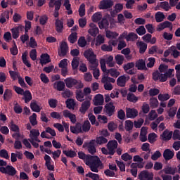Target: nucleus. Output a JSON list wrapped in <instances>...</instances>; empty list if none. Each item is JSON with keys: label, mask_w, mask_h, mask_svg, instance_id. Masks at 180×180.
<instances>
[{"label": "nucleus", "mask_w": 180, "mask_h": 180, "mask_svg": "<svg viewBox=\"0 0 180 180\" xmlns=\"http://www.w3.org/2000/svg\"><path fill=\"white\" fill-rule=\"evenodd\" d=\"M86 165L89 167L92 172L96 173L99 172V169H103L105 168L101 158L98 156H91L90 160L86 162Z\"/></svg>", "instance_id": "obj_1"}, {"label": "nucleus", "mask_w": 180, "mask_h": 180, "mask_svg": "<svg viewBox=\"0 0 180 180\" xmlns=\"http://www.w3.org/2000/svg\"><path fill=\"white\" fill-rule=\"evenodd\" d=\"M64 82L67 88H72V86H75L76 89L84 88V84L81 80H77L72 77H67L64 79Z\"/></svg>", "instance_id": "obj_2"}, {"label": "nucleus", "mask_w": 180, "mask_h": 180, "mask_svg": "<svg viewBox=\"0 0 180 180\" xmlns=\"http://www.w3.org/2000/svg\"><path fill=\"white\" fill-rule=\"evenodd\" d=\"M101 82L102 84H104V89H105V91H112V89H113V86L110 82L115 84L116 79L105 75L102 77Z\"/></svg>", "instance_id": "obj_3"}, {"label": "nucleus", "mask_w": 180, "mask_h": 180, "mask_svg": "<svg viewBox=\"0 0 180 180\" xmlns=\"http://www.w3.org/2000/svg\"><path fill=\"white\" fill-rule=\"evenodd\" d=\"M84 56L86 60L92 64L93 65H97L96 63V55L94 53V50L92 49H89L84 52Z\"/></svg>", "instance_id": "obj_4"}, {"label": "nucleus", "mask_w": 180, "mask_h": 180, "mask_svg": "<svg viewBox=\"0 0 180 180\" xmlns=\"http://www.w3.org/2000/svg\"><path fill=\"white\" fill-rule=\"evenodd\" d=\"M104 112L107 116L112 117L116 112V107L113 105L112 102L108 103L104 106Z\"/></svg>", "instance_id": "obj_5"}, {"label": "nucleus", "mask_w": 180, "mask_h": 180, "mask_svg": "<svg viewBox=\"0 0 180 180\" xmlns=\"http://www.w3.org/2000/svg\"><path fill=\"white\" fill-rule=\"evenodd\" d=\"M92 99V96H87V99L83 101L82 105L79 108V112L82 115H85L86 111L89 108H91V100Z\"/></svg>", "instance_id": "obj_6"}, {"label": "nucleus", "mask_w": 180, "mask_h": 180, "mask_svg": "<svg viewBox=\"0 0 180 180\" xmlns=\"http://www.w3.org/2000/svg\"><path fill=\"white\" fill-rule=\"evenodd\" d=\"M154 178V174L149 172L147 170H143L140 172L138 176V179L140 180H153Z\"/></svg>", "instance_id": "obj_7"}, {"label": "nucleus", "mask_w": 180, "mask_h": 180, "mask_svg": "<svg viewBox=\"0 0 180 180\" xmlns=\"http://www.w3.org/2000/svg\"><path fill=\"white\" fill-rule=\"evenodd\" d=\"M85 147H86L87 151H89V153L91 154V155H94V154L96 153V148H95L94 139L90 141L89 143L85 142L83 145V148H85Z\"/></svg>", "instance_id": "obj_8"}, {"label": "nucleus", "mask_w": 180, "mask_h": 180, "mask_svg": "<svg viewBox=\"0 0 180 180\" xmlns=\"http://www.w3.org/2000/svg\"><path fill=\"white\" fill-rule=\"evenodd\" d=\"M107 148L110 151V155H115V153H116L115 150L117 148V141H109L107 143Z\"/></svg>", "instance_id": "obj_9"}, {"label": "nucleus", "mask_w": 180, "mask_h": 180, "mask_svg": "<svg viewBox=\"0 0 180 180\" xmlns=\"http://www.w3.org/2000/svg\"><path fill=\"white\" fill-rule=\"evenodd\" d=\"M139 116V110L136 108H128L126 109L127 119H136Z\"/></svg>", "instance_id": "obj_10"}, {"label": "nucleus", "mask_w": 180, "mask_h": 180, "mask_svg": "<svg viewBox=\"0 0 180 180\" xmlns=\"http://www.w3.org/2000/svg\"><path fill=\"white\" fill-rule=\"evenodd\" d=\"M67 53H68V44L67 42L62 41L60 46V51H58L59 57H65L67 56Z\"/></svg>", "instance_id": "obj_11"}, {"label": "nucleus", "mask_w": 180, "mask_h": 180, "mask_svg": "<svg viewBox=\"0 0 180 180\" xmlns=\"http://www.w3.org/2000/svg\"><path fill=\"white\" fill-rule=\"evenodd\" d=\"M113 6V1L102 0L100 1L99 9H110Z\"/></svg>", "instance_id": "obj_12"}, {"label": "nucleus", "mask_w": 180, "mask_h": 180, "mask_svg": "<svg viewBox=\"0 0 180 180\" xmlns=\"http://www.w3.org/2000/svg\"><path fill=\"white\" fill-rule=\"evenodd\" d=\"M173 71H174V69H169L168 71H167L164 74L159 73L158 79L160 81V82H165V81H167V79H168V78L171 77V75H172Z\"/></svg>", "instance_id": "obj_13"}, {"label": "nucleus", "mask_w": 180, "mask_h": 180, "mask_svg": "<svg viewBox=\"0 0 180 180\" xmlns=\"http://www.w3.org/2000/svg\"><path fill=\"white\" fill-rule=\"evenodd\" d=\"M89 26L90 29L88 30L89 34H91V36L93 37H96V34L99 33V28H98L96 25H95L94 22L90 23Z\"/></svg>", "instance_id": "obj_14"}, {"label": "nucleus", "mask_w": 180, "mask_h": 180, "mask_svg": "<svg viewBox=\"0 0 180 180\" xmlns=\"http://www.w3.org/2000/svg\"><path fill=\"white\" fill-rule=\"evenodd\" d=\"M44 160L46 162L45 166L49 171H54V165H51V158L49 155H45Z\"/></svg>", "instance_id": "obj_15"}, {"label": "nucleus", "mask_w": 180, "mask_h": 180, "mask_svg": "<svg viewBox=\"0 0 180 180\" xmlns=\"http://www.w3.org/2000/svg\"><path fill=\"white\" fill-rule=\"evenodd\" d=\"M172 131H169V130L165 129L162 134L160 135V137L163 141H169V140L172 139Z\"/></svg>", "instance_id": "obj_16"}, {"label": "nucleus", "mask_w": 180, "mask_h": 180, "mask_svg": "<svg viewBox=\"0 0 180 180\" xmlns=\"http://www.w3.org/2000/svg\"><path fill=\"white\" fill-rule=\"evenodd\" d=\"M174 155H175V153L174 150H171L169 149H166L163 153V157L166 161L172 160V158H174Z\"/></svg>", "instance_id": "obj_17"}, {"label": "nucleus", "mask_w": 180, "mask_h": 180, "mask_svg": "<svg viewBox=\"0 0 180 180\" xmlns=\"http://www.w3.org/2000/svg\"><path fill=\"white\" fill-rule=\"evenodd\" d=\"M168 27H169L170 30H172V22L169 21H165L159 24L158 31L161 32V30H164V29H167Z\"/></svg>", "instance_id": "obj_18"}, {"label": "nucleus", "mask_w": 180, "mask_h": 180, "mask_svg": "<svg viewBox=\"0 0 180 180\" xmlns=\"http://www.w3.org/2000/svg\"><path fill=\"white\" fill-rule=\"evenodd\" d=\"M51 60L50 59V55L49 53H42L41 55L40 64L44 65L51 63Z\"/></svg>", "instance_id": "obj_19"}, {"label": "nucleus", "mask_w": 180, "mask_h": 180, "mask_svg": "<svg viewBox=\"0 0 180 180\" xmlns=\"http://www.w3.org/2000/svg\"><path fill=\"white\" fill-rule=\"evenodd\" d=\"M55 25H56V32L58 33L63 32V29H64V22H63V20H61L60 19H56Z\"/></svg>", "instance_id": "obj_20"}, {"label": "nucleus", "mask_w": 180, "mask_h": 180, "mask_svg": "<svg viewBox=\"0 0 180 180\" xmlns=\"http://www.w3.org/2000/svg\"><path fill=\"white\" fill-rule=\"evenodd\" d=\"M78 157L80 160H83L84 164L86 165V162L91 160L92 155H86L84 152L79 151L78 152Z\"/></svg>", "instance_id": "obj_21"}, {"label": "nucleus", "mask_w": 180, "mask_h": 180, "mask_svg": "<svg viewBox=\"0 0 180 180\" xmlns=\"http://www.w3.org/2000/svg\"><path fill=\"white\" fill-rule=\"evenodd\" d=\"M176 167H167L163 169V172L167 175H175L176 174Z\"/></svg>", "instance_id": "obj_22"}, {"label": "nucleus", "mask_w": 180, "mask_h": 180, "mask_svg": "<svg viewBox=\"0 0 180 180\" xmlns=\"http://www.w3.org/2000/svg\"><path fill=\"white\" fill-rule=\"evenodd\" d=\"M40 136V131H39V129H32L30 131V137L32 140H34L35 141H37V143H40V140L37 139Z\"/></svg>", "instance_id": "obj_23"}, {"label": "nucleus", "mask_w": 180, "mask_h": 180, "mask_svg": "<svg viewBox=\"0 0 180 180\" xmlns=\"http://www.w3.org/2000/svg\"><path fill=\"white\" fill-rule=\"evenodd\" d=\"M53 88L57 91H63L65 89V82L63 81L57 82L54 83Z\"/></svg>", "instance_id": "obj_24"}, {"label": "nucleus", "mask_w": 180, "mask_h": 180, "mask_svg": "<svg viewBox=\"0 0 180 180\" xmlns=\"http://www.w3.org/2000/svg\"><path fill=\"white\" fill-rule=\"evenodd\" d=\"M127 79L125 75L120 76L117 79V85L121 86V88H124L126 86Z\"/></svg>", "instance_id": "obj_25"}, {"label": "nucleus", "mask_w": 180, "mask_h": 180, "mask_svg": "<svg viewBox=\"0 0 180 180\" xmlns=\"http://www.w3.org/2000/svg\"><path fill=\"white\" fill-rule=\"evenodd\" d=\"M104 99L103 95L97 94L94 98V105L95 106H99L101 105H103Z\"/></svg>", "instance_id": "obj_26"}, {"label": "nucleus", "mask_w": 180, "mask_h": 180, "mask_svg": "<svg viewBox=\"0 0 180 180\" xmlns=\"http://www.w3.org/2000/svg\"><path fill=\"white\" fill-rule=\"evenodd\" d=\"M23 98L22 99L25 101V103H29L32 99H33V96H32V93L29 90H26L22 94Z\"/></svg>", "instance_id": "obj_27"}, {"label": "nucleus", "mask_w": 180, "mask_h": 180, "mask_svg": "<svg viewBox=\"0 0 180 180\" xmlns=\"http://www.w3.org/2000/svg\"><path fill=\"white\" fill-rule=\"evenodd\" d=\"M99 29H108L109 28V20L107 18H103L101 22H98Z\"/></svg>", "instance_id": "obj_28"}, {"label": "nucleus", "mask_w": 180, "mask_h": 180, "mask_svg": "<svg viewBox=\"0 0 180 180\" xmlns=\"http://www.w3.org/2000/svg\"><path fill=\"white\" fill-rule=\"evenodd\" d=\"M85 95L84 94L82 90L79 89L76 91V99L79 102H84L85 101Z\"/></svg>", "instance_id": "obj_29"}, {"label": "nucleus", "mask_w": 180, "mask_h": 180, "mask_svg": "<svg viewBox=\"0 0 180 180\" xmlns=\"http://www.w3.org/2000/svg\"><path fill=\"white\" fill-rule=\"evenodd\" d=\"M16 169L13 167V166L11 165H7L6 166V174L10 175V176H15L16 175Z\"/></svg>", "instance_id": "obj_30"}, {"label": "nucleus", "mask_w": 180, "mask_h": 180, "mask_svg": "<svg viewBox=\"0 0 180 180\" xmlns=\"http://www.w3.org/2000/svg\"><path fill=\"white\" fill-rule=\"evenodd\" d=\"M136 68L138 70H147V66H146V61L143 59H140L136 63Z\"/></svg>", "instance_id": "obj_31"}, {"label": "nucleus", "mask_w": 180, "mask_h": 180, "mask_svg": "<svg viewBox=\"0 0 180 180\" xmlns=\"http://www.w3.org/2000/svg\"><path fill=\"white\" fill-rule=\"evenodd\" d=\"M60 8H61V0H56V8H55V11L53 13L54 18H58V16H60V13H58V11H60Z\"/></svg>", "instance_id": "obj_32"}, {"label": "nucleus", "mask_w": 180, "mask_h": 180, "mask_svg": "<svg viewBox=\"0 0 180 180\" xmlns=\"http://www.w3.org/2000/svg\"><path fill=\"white\" fill-rule=\"evenodd\" d=\"M137 39H139V36L134 32H129L126 37L127 41H136Z\"/></svg>", "instance_id": "obj_33"}, {"label": "nucleus", "mask_w": 180, "mask_h": 180, "mask_svg": "<svg viewBox=\"0 0 180 180\" xmlns=\"http://www.w3.org/2000/svg\"><path fill=\"white\" fill-rule=\"evenodd\" d=\"M30 108H31L32 112H36L37 113H39V112H40V110H41L40 105H38L37 102H36V101L31 102Z\"/></svg>", "instance_id": "obj_34"}, {"label": "nucleus", "mask_w": 180, "mask_h": 180, "mask_svg": "<svg viewBox=\"0 0 180 180\" xmlns=\"http://www.w3.org/2000/svg\"><path fill=\"white\" fill-rule=\"evenodd\" d=\"M110 74V75L111 77H112L113 78H117V77H119V75H120V72L117 71V70L115 69V68H111L108 70L107 72V75Z\"/></svg>", "instance_id": "obj_35"}, {"label": "nucleus", "mask_w": 180, "mask_h": 180, "mask_svg": "<svg viewBox=\"0 0 180 180\" xmlns=\"http://www.w3.org/2000/svg\"><path fill=\"white\" fill-rule=\"evenodd\" d=\"M65 104H66V108H68V109H72V110H74L76 105L75 101L72 98H68V100H66Z\"/></svg>", "instance_id": "obj_36"}, {"label": "nucleus", "mask_w": 180, "mask_h": 180, "mask_svg": "<svg viewBox=\"0 0 180 180\" xmlns=\"http://www.w3.org/2000/svg\"><path fill=\"white\" fill-rule=\"evenodd\" d=\"M95 143L98 144L99 146H102V144H106L108 143V139L105 138V136H97L96 138Z\"/></svg>", "instance_id": "obj_37"}, {"label": "nucleus", "mask_w": 180, "mask_h": 180, "mask_svg": "<svg viewBox=\"0 0 180 180\" xmlns=\"http://www.w3.org/2000/svg\"><path fill=\"white\" fill-rule=\"evenodd\" d=\"M6 19L9 20V12H4L1 15L0 18V23L4 25L6 22Z\"/></svg>", "instance_id": "obj_38"}, {"label": "nucleus", "mask_w": 180, "mask_h": 180, "mask_svg": "<svg viewBox=\"0 0 180 180\" xmlns=\"http://www.w3.org/2000/svg\"><path fill=\"white\" fill-rule=\"evenodd\" d=\"M63 154L66 155V157H69L70 158H74L77 157V153L72 150H63Z\"/></svg>", "instance_id": "obj_39"}, {"label": "nucleus", "mask_w": 180, "mask_h": 180, "mask_svg": "<svg viewBox=\"0 0 180 180\" xmlns=\"http://www.w3.org/2000/svg\"><path fill=\"white\" fill-rule=\"evenodd\" d=\"M105 36L107 39H116L119 36V34L116 32L106 31Z\"/></svg>", "instance_id": "obj_40"}, {"label": "nucleus", "mask_w": 180, "mask_h": 180, "mask_svg": "<svg viewBox=\"0 0 180 180\" xmlns=\"http://www.w3.org/2000/svg\"><path fill=\"white\" fill-rule=\"evenodd\" d=\"M9 129L11 131H14V133H16L18 131H20V129L19 128V126L16 125L13 121H11L10 122Z\"/></svg>", "instance_id": "obj_41"}, {"label": "nucleus", "mask_w": 180, "mask_h": 180, "mask_svg": "<svg viewBox=\"0 0 180 180\" xmlns=\"http://www.w3.org/2000/svg\"><path fill=\"white\" fill-rule=\"evenodd\" d=\"M127 99L129 101V102H133V103H136V102L139 101V98H137V96H136L134 94L130 93L127 94Z\"/></svg>", "instance_id": "obj_42"}, {"label": "nucleus", "mask_w": 180, "mask_h": 180, "mask_svg": "<svg viewBox=\"0 0 180 180\" xmlns=\"http://www.w3.org/2000/svg\"><path fill=\"white\" fill-rule=\"evenodd\" d=\"M12 98V90L6 89L4 94V100L9 101Z\"/></svg>", "instance_id": "obj_43"}, {"label": "nucleus", "mask_w": 180, "mask_h": 180, "mask_svg": "<svg viewBox=\"0 0 180 180\" xmlns=\"http://www.w3.org/2000/svg\"><path fill=\"white\" fill-rule=\"evenodd\" d=\"M77 44L79 47H85L87 44L86 39H85V37H80L78 39Z\"/></svg>", "instance_id": "obj_44"}, {"label": "nucleus", "mask_w": 180, "mask_h": 180, "mask_svg": "<svg viewBox=\"0 0 180 180\" xmlns=\"http://www.w3.org/2000/svg\"><path fill=\"white\" fill-rule=\"evenodd\" d=\"M139 46L140 54H144V53H146V50H147V44L140 41Z\"/></svg>", "instance_id": "obj_45"}, {"label": "nucleus", "mask_w": 180, "mask_h": 180, "mask_svg": "<svg viewBox=\"0 0 180 180\" xmlns=\"http://www.w3.org/2000/svg\"><path fill=\"white\" fill-rule=\"evenodd\" d=\"M82 130L85 133H86V132L89 131V130H91V122H89V121H88V120L84 121V122L82 125Z\"/></svg>", "instance_id": "obj_46"}, {"label": "nucleus", "mask_w": 180, "mask_h": 180, "mask_svg": "<svg viewBox=\"0 0 180 180\" xmlns=\"http://www.w3.org/2000/svg\"><path fill=\"white\" fill-rule=\"evenodd\" d=\"M77 32H72L70 36L68 37V41H70V43H71L72 44H74V43H75V41H77Z\"/></svg>", "instance_id": "obj_47"}, {"label": "nucleus", "mask_w": 180, "mask_h": 180, "mask_svg": "<svg viewBox=\"0 0 180 180\" xmlns=\"http://www.w3.org/2000/svg\"><path fill=\"white\" fill-rule=\"evenodd\" d=\"M160 7L162 8V9H164L166 12H168V11L171 9V6H169V3H168V1L161 2Z\"/></svg>", "instance_id": "obj_48"}, {"label": "nucleus", "mask_w": 180, "mask_h": 180, "mask_svg": "<svg viewBox=\"0 0 180 180\" xmlns=\"http://www.w3.org/2000/svg\"><path fill=\"white\" fill-rule=\"evenodd\" d=\"M133 122L131 120H126L125 121V130L127 131H131V130H133Z\"/></svg>", "instance_id": "obj_49"}, {"label": "nucleus", "mask_w": 180, "mask_h": 180, "mask_svg": "<svg viewBox=\"0 0 180 180\" xmlns=\"http://www.w3.org/2000/svg\"><path fill=\"white\" fill-rule=\"evenodd\" d=\"M105 43V38L101 34H98L96 39V46H101Z\"/></svg>", "instance_id": "obj_50"}, {"label": "nucleus", "mask_w": 180, "mask_h": 180, "mask_svg": "<svg viewBox=\"0 0 180 180\" xmlns=\"http://www.w3.org/2000/svg\"><path fill=\"white\" fill-rule=\"evenodd\" d=\"M101 19H102V14L100 12H97L94 13L92 16V20L96 23L99 22V20H101Z\"/></svg>", "instance_id": "obj_51"}, {"label": "nucleus", "mask_w": 180, "mask_h": 180, "mask_svg": "<svg viewBox=\"0 0 180 180\" xmlns=\"http://www.w3.org/2000/svg\"><path fill=\"white\" fill-rule=\"evenodd\" d=\"M30 122L32 126H36V124H37V115L36 113H33L32 115L30 117Z\"/></svg>", "instance_id": "obj_52"}, {"label": "nucleus", "mask_w": 180, "mask_h": 180, "mask_svg": "<svg viewBox=\"0 0 180 180\" xmlns=\"http://www.w3.org/2000/svg\"><path fill=\"white\" fill-rule=\"evenodd\" d=\"M101 49L102 50V51H108V52H110V51H113V46H112V45L109 44H103L101 47Z\"/></svg>", "instance_id": "obj_53"}, {"label": "nucleus", "mask_w": 180, "mask_h": 180, "mask_svg": "<svg viewBox=\"0 0 180 180\" xmlns=\"http://www.w3.org/2000/svg\"><path fill=\"white\" fill-rule=\"evenodd\" d=\"M125 2H127L125 4L127 9H133V6L136 4V0H127Z\"/></svg>", "instance_id": "obj_54"}, {"label": "nucleus", "mask_w": 180, "mask_h": 180, "mask_svg": "<svg viewBox=\"0 0 180 180\" xmlns=\"http://www.w3.org/2000/svg\"><path fill=\"white\" fill-rule=\"evenodd\" d=\"M115 61L118 65H122L123 64V61H124V56L123 55H117L115 56Z\"/></svg>", "instance_id": "obj_55"}, {"label": "nucleus", "mask_w": 180, "mask_h": 180, "mask_svg": "<svg viewBox=\"0 0 180 180\" xmlns=\"http://www.w3.org/2000/svg\"><path fill=\"white\" fill-rule=\"evenodd\" d=\"M170 96L168 94H159L158 95V99L160 101V102H165V101H168L169 99Z\"/></svg>", "instance_id": "obj_56"}, {"label": "nucleus", "mask_w": 180, "mask_h": 180, "mask_svg": "<svg viewBox=\"0 0 180 180\" xmlns=\"http://www.w3.org/2000/svg\"><path fill=\"white\" fill-rule=\"evenodd\" d=\"M63 98H71L73 95V93L70 91V89H66L63 92L61 93Z\"/></svg>", "instance_id": "obj_57"}, {"label": "nucleus", "mask_w": 180, "mask_h": 180, "mask_svg": "<svg viewBox=\"0 0 180 180\" xmlns=\"http://www.w3.org/2000/svg\"><path fill=\"white\" fill-rule=\"evenodd\" d=\"M155 139H157V134L155 133H150L148 136V140L150 144L155 142Z\"/></svg>", "instance_id": "obj_58"}, {"label": "nucleus", "mask_w": 180, "mask_h": 180, "mask_svg": "<svg viewBox=\"0 0 180 180\" xmlns=\"http://www.w3.org/2000/svg\"><path fill=\"white\" fill-rule=\"evenodd\" d=\"M150 108L154 109V108L158 107V100L155 98H150Z\"/></svg>", "instance_id": "obj_59"}, {"label": "nucleus", "mask_w": 180, "mask_h": 180, "mask_svg": "<svg viewBox=\"0 0 180 180\" xmlns=\"http://www.w3.org/2000/svg\"><path fill=\"white\" fill-rule=\"evenodd\" d=\"M117 117L120 120H124L126 119V112L122 109L117 111Z\"/></svg>", "instance_id": "obj_60"}, {"label": "nucleus", "mask_w": 180, "mask_h": 180, "mask_svg": "<svg viewBox=\"0 0 180 180\" xmlns=\"http://www.w3.org/2000/svg\"><path fill=\"white\" fill-rule=\"evenodd\" d=\"M79 15L82 18L85 16V4H82L79 8Z\"/></svg>", "instance_id": "obj_61"}, {"label": "nucleus", "mask_w": 180, "mask_h": 180, "mask_svg": "<svg viewBox=\"0 0 180 180\" xmlns=\"http://www.w3.org/2000/svg\"><path fill=\"white\" fill-rule=\"evenodd\" d=\"M136 32L137 34H139V36H143V34H146V28L143 25L138 27L136 30Z\"/></svg>", "instance_id": "obj_62"}, {"label": "nucleus", "mask_w": 180, "mask_h": 180, "mask_svg": "<svg viewBox=\"0 0 180 180\" xmlns=\"http://www.w3.org/2000/svg\"><path fill=\"white\" fill-rule=\"evenodd\" d=\"M86 176L88 178H91L93 180H99V174H98L89 172L86 174Z\"/></svg>", "instance_id": "obj_63"}, {"label": "nucleus", "mask_w": 180, "mask_h": 180, "mask_svg": "<svg viewBox=\"0 0 180 180\" xmlns=\"http://www.w3.org/2000/svg\"><path fill=\"white\" fill-rule=\"evenodd\" d=\"M172 134L173 140H180V131L179 129H175Z\"/></svg>", "instance_id": "obj_64"}]
</instances>
